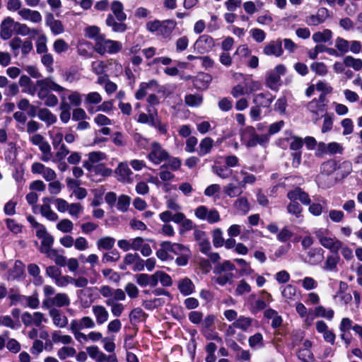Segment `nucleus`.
I'll use <instances>...</instances> for the list:
<instances>
[{
    "label": "nucleus",
    "instance_id": "obj_1",
    "mask_svg": "<svg viewBox=\"0 0 362 362\" xmlns=\"http://www.w3.org/2000/svg\"><path fill=\"white\" fill-rule=\"evenodd\" d=\"M36 86L38 88L37 98L44 102L47 107H54L58 105V98L52 93H62L67 90L61 85L56 83L52 77L49 76L36 81Z\"/></svg>",
    "mask_w": 362,
    "mask_h": 362
},
{
    "label": "nucleus",
    "instance_id": "obj_2",
    "mask_svg": "<svg viewBox=\"0 0 362 362\" xmlns=\"http://www.w3.org/2000/svg\"><path fill=\"white\" fill-rule=\"evenodd\" d=\"M100 296L105 298V303L110 308L113 316L119 317L124 310V306L119 301L126 299V294L121 288H113L108 285H103L99 289Z\"/></svg>",
    "mask_w": 362,
    "mask_h": 362
},
{
    "label": "nucleus",
    "instance_id": "obj_3",
    "mask_svg": "<svg viewBox=\"0 0 362 362\" xmlns=\"http://www.w3.org/2000/svg\"><path fill=\"white\" fill-rule=\"evenodd\" d=\"M122 48V45L120 42L107 39L105 35L94 46L95 51L100 55H104L106 53L110 54H116Z\"/></svg>",
    "mask_w": 362,
    "mask_h": 362
},
{
    "label": "nucleus",
    "instance_id": "obj_4",
    "mask_svg": "<svg viewBox=\"0 0 362 362\" xmlns=\"http://www.w3.org/2000/svg\"><path fill=\"white\" fill-rule=\"evenodd\" d=\"M307 110L311 115L313 122L316 124L327 112L325 96L320 95L318 99H313L307 104Z\"/></svg>",
    "mask_w": 362,
    "mask_h": 362
},
{
    "label": "nucleus",
    "instance_id": "obj_5",
    "mask_svg": "<svg viewBox=\"0 0 362 362\" xmlns=\"http://www.w3.org/2000/svg\"><path fill=\"white\" fill-rule=\"evenodd\" d=\"M147 157L153 163L159 165L168 160L169 153L159 142L153 141L150 146V152Z\"/></svg>",
    "mask_w": 362,
    "mask_h": 362
},
{
    "label": "nucleus",
    "instance_id": "obj_6",
    "mask_svg": "<svg viewBox=\"0 0 362 362\" xmlns=\"http://www.w3.org/2000/svg\"><path fill=\"white\" fill-rule=\"evenodd\" d=\"M241 141L247 147H254L257 144H263L267 141L265 135H258L255 133V129L252 127H247L241 134Z\"/></svg>",
    "mask_w": 362,
    "mask_h": 362
},
{
    "label": "nucleus",
    "instance_id": "obj_7",
    "mask_svg": "<svg viewBox=\"0 0 362 362\" xmlns=\"http://www.w3.org/2000/svg\"><path fill=\"white\" fill-rule=\"evenodd\" d=\"M343 146L337 142L333 141L328 144L319 142L315 152L317 156H322L326 154L334 155L343 153Z\"/></svg>",
    "mask_w": 362,
    "mask_h": 362
},
{
    "label": "nucleus",
    "instance_id": "obj_8",
    "mask_svg": "<svg viewBox=\"0 0 362 362\" xmlns=\"http://www.w3.org/2000/svg\"><path fill=\"white\" fill-rule=\"evenodd\" d=\"M215 47L214 38L209 35H202L198 37L194 44V50L203 54L211 52Z\"/></svg>",
    "mask_w": 362,
    "mask_h": 362
},
{
    "label": "nucleus",
    "instance_id": "obj_9",
    "mask_svg": "<svg viewBox=\"0 0 362 362\" xmlns=\"http://www.w3.org/2000/svg\"><path fill=\"white\" fill-rule=\"evenodd\" d=\"M315 234L320 244L331 252H337L341 247L342 243L340 240L325 236L322 230H317Z\"/></svg>",
    "mask_w": 362,
    "mask_h": 362
},
{
    "label": "nucleus",
    "instance_id": "obj_10",
    "mask_svg": "<svg viewBox=\"0 0 362 362\" xmlns=\"http://www.w3.org/2000/svg\"><path fill=\"white\" fill-rule=\"evenodd\" d=\"M262 52L267 56L281 57L284 53L282 41L280 39L270 41L265 45Z\"/></svg>",
    "mask_w": 362,
    "mask_h": 362
},
{
    "label": "nucleus",
    "instance_id": "obj_11",
    "mask_svg": "<svg viewBox=\"0 0 362 362\" xmlns=\"http://www.w3.org/2000/svg\"><path fill=\"white\" fill-rule=\"evenodd\" d=\"M115 173L119 182L125 183H132L133 182L132 177L133 173L127 163H120L115 169Z\"/></svg>",
    "mask_w": 362,
    "mask_h": 362
},
{
    "label": "nucleus",
    "instance_id": "obj_12",
    "mask_svg": "<svg viewBox=\"0 0 362 362\" xmlns=\"http://www.w3.org/2000/svg\"><path fill=\"white\" fill-rule=\"evenodd\" d=\"M49 315L52 320L54 325L57 327L64 328L68 325V318L61 310L57 308H51L49 311Z\"/></svg>",
    "mask_w": 362,
    "mask_h": 362
},
{
    "label": "nucleus",
    "instance_id": "obj_13",
    "mask_svg": "<svg viewBox=\"0 0 362 362\" xmlns=\"http://www.w3.org/2000/svg\"><path fill=\"white\" fill-rule=\"evenodd\" d=\"M43 204L40 206L41 215L51 221H55L59 218L57 213H55L50 206L51 199L49 197H44L42 199Z\"/></svg>",
    "mask_w": 362,
    "mask_h": 362
},
{
    "label": "nucleus",
    "instance_id": "obj_14",
    "mask_svg": "<svg viewBox=\"0 0 362 362\" xmlns=\"http://www.w3.org/2000/svg\"><path fill=\"white\" fill-rule=\"evenodd\" d=\"M287 197L291 201L299 200L303 204L305 205L310 204L311 202L308 194L303 191L300 187H296L293 190L289 191Z\"/></svg>",
    "mask_w": 362,
    "mask_h": 362
},
{
    "label": "nucleus",
    "instance_id": "obj_15",
    "mask_svg": "<svg viewBox=\"0 0 362 362\" xmlns=\"http://www.w3.org/2000/svg\"><path fill=\"white\" fill-rule=\"evenodd\" d=\"M95 327L94 320L88 316H84L79 320H72L70 322V327L80 330L84 329H93Z\"/></svg>",
    "mask_w": 362,
    "mask_h": 362
},
{
    "label": "nucleus",
    "instance_id": "obj_16",
    "mask_svg": "<svg viewBox=\"0 0 362 362\" xmlns=\"http://www.w3.org/2000/svg\"><path fill=\"white\" fill-rule=\"evenodd\" d=\"M136 283L141 287L150 286L155 287L157 285L156 272L153 274H139L136 275Z\"/></svg>",
    "mask_w": 362,
    "mask_h": 362
},
{
    "label": "nucleus",
    "instance_id": "obj_17",
    "mask_svg": "<svg viewBox=\"0 0 362 362\" xmlns=\"http://www.w3.org/2000/svg\"><path fill=\"white\" fill-rule=\"evenodd\" d=\"M92 311L95 317L96 322L98 325H103L107 321L109 318V313L103 305H93L92 308Z\"/></svg>",
    "mask_w": 362,
    "mask_h": 362
},
{
    "label": "nucleus",
    "instance_id": "obj_18",
    "mask_svg": "<svg viewBox=\"0 0 362 362\" xmlns=\"http://www.w3.org/2000/svg\"><path fill=\"white\" fill-rule=\"evenodd\" d=\"M14 21L11 17L6 18L1 24L0 37L6 40L12 36V28Z\"/></svg>",
    "mask_w": 362,
    "mask_h": 362
},
{
    "label": "nucleus",
    "instance_id": "obj_19",
    "mask_svg": "<svg viewBox=\"0 0 362 362\" xmlns=\"http://www.w3.org/2000/svg\"><path fill=\"white\" fill-rule=\"evenodd\" d=\"M38 118L44 122L47 126L54 124L57 121V117L49 109L42 107L37 111Z\"/></svg>",
    "mask_w": 362,
    "mask_h": 362
},
{
    "label": "nucleus",
    "instance_id": "obj_20",
    "mask_svg": "<svg viewBox=\"0 0 362 362\" xmlns=\"http://www.w3.org/2000/svg\"><path fill=\"white\" fill-rule=\"evenodd\" d=\"M18 14L25 21H30L33 23H39L42 21V16L37 11H32L29 8H23L18 11Z\"/></svg>",
    "mask_w": 362,
    "mask_h": 362
},
{
    "label": "nucleus",
    "instance_id": "obj_21",
    "mask_svg": "<svg viewBox=\"0 0 362 362\" xmlns=\"http://www.w3.org/2000/svg\"><path fill=\"white\" fill-rule=\"evenodd\" d=\"M270 93H259L254 96L253 103L259 107H269L272 103Z\"/></svg>",
    "mask_w": 362,
    "mask_h": 362
},
{
    "label": "nucleus",
    "instance_id": "obj_22",
    "mask_svg": "<svg viewBox=\"0 0 362 362\" xmlns=\"http://www.w3.org/2000/svg\"><path fill=\"white\" fill-rule=\"evenodd\" d=\"M85 36L89 39H93L95 44L98 43L105 34L101 33L100 29L96 25H89L84 29Z\"/></svg>",
    "mask_w": 362,
    "mask_h": 362
},
{
    "label": "nucleus",
    "instance_id": "obj_23",
    "mask_svg": "<svg viewBox=\"0 0 362 362\" xmlns=\"http://www.w3.org/2000/svg\"><path fill=\"white\" fill-rule=\"evenodd\" d=\"M111 11L114 16L119 21H124L127 18V15L124 12V6L122 2L119 1H114L110 6Z\"/></svg>",
    "mask_w": 362,
    "mask_h": 362
},
{
    "label": "nucleus",
    "instance_id": "obj_24",
    "mask_svg": "<svg viewBox=\"0 0 362 362\" xmlns=\"http://www.w3.org/2000/svg\"><path fill=\"white\" fill-rule=\"evenodd\" d=\"M105 23L115 33H124L127 30L126 24L117 22L112 14L107 16Z\"/></svg>",
    "mask_w": 362,
    "mask_h": 362
},
{
    "label": "nucleus",
    "instance_id": "obj_25",
    "mask_svg": "<svg viewBox=\"0 0 362 362\" xmlns=\"http://www.w3.org/2000/svg\"><path fill=\"white\" fill-rule=\"evenodd\" d=\"M86 351L89 356L97 362H104L107 359V356L100 351L96 346L87 347Z\"/></svg>",
    "mask_w": 362,
    "mask_h": 362
},
{
    "label": "nucleus",
    "instance_id": "obj_26",
    "mask_svg": "<svg viewBox=\"0 0 362 362\" xmlns=\"http://www.w3.org/2000/svg\"><path fill=\"white\" fill-rule=\"evenodd\" d=\"M252 318L240 315L235 321L233 322V326L243 332H247L252 326Z\"/></svg>",
    "mask_w": 362,
    "mask_h": 362
},
{
    "label": "nucleus",
    "instance_id": "obj_27",
    "mask_svg": "<svg viewBox=\"0 0 362 362\" xmlns=\"http://www.w3.org/2000/svg\"><path fill=\"white\" fill-rule=\"evenodd\" d=\"M214 146V140L210 137H205L203 139L199 145L198 154L200 156H204L210 153Z\"/></svg>",
    "mask_w": 362,
    "mask_h": 362
},
{
    "label": "nucleus",
    "instance_id": "obj_28",
    "mask_svg": "<svg viewBox=\"0 0 362 362\" xmlns=\"http://www.w3.org/2000/svg\"><path fill=\"white\" fill-rule=\"evenodd\" d=\"M332 37V32L329 29H325L322 31H318L313 35V40L315 42H327Z\"/></svg>",
    "mask_w": 362,
    "mask_h": 362
},
{
    "label": "nucleus",
    "instance_id": "obj_29",
    "mask_svg": "<svg viewBox=\"0 0 362 362\" xmlns=\"http://www.w3.org/2000/svg\"><path fill=\"white\" fill-rule=\"evenodd\" d=\"M47 24L51 31L55 35L62 34L64 31V25L59 20H55L52 16L47 19Z\"/></svg>",
    "mask_w": 362,
    "mask_h": 362
},
{
    "label": "nucleus",
    "instance_id": "obj_30",
    "mask_svg": "<svg viewBox=\"0 0 362 362\" xmlns=\"http://www.w3.org/2000/svg\"><path fill=\"white\" fill-rule=\"evenodd\" d=\"M194 286L192 281L188 279L185 278L180 281L178 284V288L181 293L185 296L191 294L194 290Z\"/></svg>",
    "mask_w": 362,
    "mask_h": 362
},
{
    "label": "nucleus",
    "instance_id": "obj_31",
    "mask_svg": "<svg viewBox=\"0 0 362 362\" xmlns=\"http://www.w3.org/2000/svg\"><path fill=\"white\" fill-rule=\"evenodd\" d=\"M264 317L272 319V326L274 328L279 327L282 324V318L277 312L273 309H267L264 311Z\"/></svg>",
    "mask_w": 362,
    "mask_h": 362
},
{
    "label": "nucleus",
    "instance_id": "obj_32",
    "mask_svg": "<svg viewBox=\"0 0 362 362\" xmlns=\"http://www.w3.org/2000/svg\"><path fill=\"white\" fill-rule=\"evenodd\" d=\"M115 239L106 236L99 238L96 242V245L98 250H110L114 247Z\"/></svg>",
    "mask_w": 362,
    "mask_h": 362
},
{
    "label": "nucleus",
    "instance_id": "obj_33",
    "mask_svg": "<svg viewBox=\"0 0 362 362\" xmlns=\"http://www.w3.org/2000/svg\"><path fill=\"white\" fill-rule=\"evenodd\" d=\"M29 140L33 145L38 146L40 151L50 146L44 136L40 134H35L30 136Z\"/></svg>",
    "mask_w": 362,
    "mask_h": 362
},
{
    "label": "nucleus",
    "instance_id": "obj_34",
    "mask_svg": "<svg viewBox=\"0 0 362 362\" xmlns=\"http://www.w3.org/2000/svg\"><path fill=\"white\" fill-rule=\"evenodd\" d=\"M175 23L173 21H161L158 35L164 37H168L175 28Z\"/></svg>",
    "mask_w": 362,
    "mask_h": 362
},
{
    "label": "nucleus",
    "instance_id": "obj_35",
    "mask_svg": "<svg viewBox=\"0 0 362 362\" xmlns=\"http://www.w3.org/2000/svg\"><path fill=\"white\" fill-rule=\"evenodd\" d=\"M70 303V298L65 293H59L54 296V303L56 307L62 308L69 306Z\"/></svg>",
    "mask_w": 362,
    "mask_h": 362
},
{
    "label": "nucleus",
    "instance_id": "obj_36",
    "mask_svg": "<svg viewBox=\"0 0 362 362\" xmlns=\"http://www.w3.org/2000/svg\"><path fill=\"white\" fill-rule=\"evenodd\" d=\"M344 64L346 67L354 69L355 71H359L362 69V60L356 59L352 56H346L344 58Z\"/></svg>",
    "mask_w": 362,
    "mask_h": 362
},
{
    "label": "nucleus",
    "instance_id": "obj_37",
    "mask_svg": "<svg viewBox=\"0 0 362 362\" xmlns=\"http://www.w3.org/2000/svg\"><path fill=\"white\" fill-rule=\"evenodd\" d=\"M157 83L155 81H151L149 83H141L139 89L135 93V98L137 100L142 99L148 93V90L153 86H156Z\"/></svg>",
    "mask_w": 362,
    "mask_h": 362
},
{
    "label": "nucleus",
    "instance_id": "obj_38",
    "mask_svg": "<svg viewBox=\"0 0 362 362\" xmlns=\"http://www.w3.org/2000/svg\"><path fill=\"white\" fill-rule=\"evenodd\" d=\"M131 202V198L128 195L122 194L118 197L117 202V209L122 212L128 210Z\"/></svg>",
    "mask_w": 362,
    "mask_h": 362
},
{
    "label": "nucleus",
    "instance_id": "obj_39",
    "mask_svg": "<svg viewBox=\"0 0 362 362\" xmlns=\"http://www.w3.org/2000/svg\"><path fill=\"white\" fill-rule=\"evenodd\" d=\"M203 101V97L199 94L187 95L185 98V103L191 107H198Z\"/></svg>",
    "mask_w": 362,
    "mask_h": 362
},
{
    "label": "nucleus",
    "instance_id": "obj_40",
    "mask_svg": "<svg viewBox=\"0 0 362 362\" xmlns=\"http://www.w3.org/2000/svg\"><path fill=\"white\" fill-rule=\"evenodd\" d=\"M280 77L274 70L269 71L267 76V84L271 89H276L280 81Z\"/></svg>",
    "mask_w": 362,
    "mask_h": 362
},
{
    "label": "nucleus",
    "instance_id": "obj_41",
    "mask_svg": "<svg viewBox=\"0 0 362 362\" xmlns=\"http://www.w3.org/2000/svg\"><path fill=\"white\" fill-rule=\"evenodd\" d=\"M223 192L227 196L230 197H235L238 195H240L243 192L239 186L233 183H229L226 185L224 187Z\"/></svg>",
    "mask_w": 362,
    "mask_h": 362
},
{
    "label": "nucleus",
    "instance_id": "obj_42",
    "mask_svg": "<svg viewBox=\"0 0 362 362\" xmlns=\"http://www.w3.org/2000/svg\"><path fill=\"white\" fill-rule=\"evenodd\" d=\"M0 326L16 329L20 327V324L14 322L9 315H1L0 316Z\"/></svg>",
    "mask_w": 362,
    "mask_h": 362
},
{
    "label": "nucleus",
    "instance_id": "obj_43",
    "mask_svg": "<svg viewBox=\"0 0 362 362\" xmlns=\"http://www.w3.org/2000/svg\"><path fill=\"white\" fill-rule=\"evenodd\" d=\"M76 354V350L71 346H63L57 351V356L61 360H64L67 357H73Z\"/></svg>",
    "mask_w": 362,
    "mask_h": 362
},
{
    "label": "nucleus",
    "instance_id": "obj_44",
    "mask_svg": "<svg viewBox=\"0 0 362 362\" xmlns=\"http://www.w3.org/2000/svg\"><path fill=\"white\" fill-rule=\"evenodd\" d=\"M41 62L46 67L47 73L52 74L54 72V58L51 54L47 52L43 54V55L41 57Z\"/></svg>",
    "mask_w": 362,
    "mask_h": 362
},
{
    "label": "nucleus",
    "instance_id": "obj_45",
    "mask_svg": "<svg viewBox=\"0 0 362 362\" xmlns=\"http://www.w3.org/2000/svg\"><path fill=\"white\" fill-rule=\"evenodd\" d=\"M146 313L140 308L133 309L129 314V319L132 322L144 321L146 319Z\"/></svg>",
    "mask_w": 362,
    "mask_h": 362
},
{
    "label": "nucleus",
    "instance_id": "obj_46",
    "mask_svg": "<svg viewBox=\"0 0 362 362\" xmlns=\"http://www.w3.org/2000/svg\"><path fill=\"white\" fill-rule=\"evenodd\" d=\"M47 39L44 34H40L36 42V52L38 54H45L47 52Z\"/></svg>",
    "mask_w": 362,
    "mask_h": 362
},
{
    "label": "nucleus",
    "instance_id": "obj_47",
    "mask_svg": "<svg viewBox=\"0 0 362 362\" xmlns=\"http://www.w3.org/2000/svg\"><path fill=\"white\" fill-rule=\"evenodd\" d=\"M52 339L54 343H62L63 344H70L73 342L72 337L70 335H62L58 332L52 333Z\"/></svg>",
    "mask_w": 362,
    "mask_h": 362
},
{
    "label": "nucleus",
    "instance_id": "obj_48",
    "mask_svg": "<svg viewBox=\"0 0 362 362\" xmlns=\"http://www.w3.org/2000/svg\"><path fill=\"white\" fill-rule=\"evenodd\" d=\"M57 228L63 233H71L74 228V223L68 218H64L58 222Z\"/></svg>",
    "mask_w": 362,
    "mask_h": 362
},
{
    "label": "nucleus",
    "instance_id": "obj_49",
    "mask_svg": "<svg viewBox=\"0 0 362 362\" xmlns=\"http://www.w3.org/2000/svg\"><path fill=\"white\" fill-rule=\"evenodd\" d=\"M168 163L162 165V168H170L173 171L178 170L181 165L182 161L180 158L176 157H170L168 158Z\"/></svg>",
    "mask_w": 362,
    "mask_h": 362
},
{
    "label": "nucleus",
    "instance_id": "obj_50",
    "mask_svg": "<svg viewBox=\"0 0 362 362\" xmlns=\"http://www.w3.org/2000/svg\"><path fill=\"white\" fill-rule=\"evenodd\" d=\"M69 49L68 43L63 39H57L54 42L53 49L57 54L66 52Z\"/></svg>",
    "mask_w": 362,
    "mask_h": 362
},
{
    "label": "nucleus",
    "instance_id": "obj_51",
    "mask_svg": "<svg viewBox=\"0 0 362 362\" xmlns=\"http://www.w3.org/2000/svg\"><path fill=\"white\" fill-rule=\"evenodd\" d=\"M315 314L316 316L332 320L334 317V313L332 309L327 310L323 306L320 305L315 308Z\"/></svg>",
    "mask_w": 362,
    "mask_h": 362
},
{
    "label": "nucleus",
    "instance_id": "obj_52",
    "mask_svg": "<svg viewBox=\"0 0 362 362\" xmlns=\"http://www.w3.org/2000/svg\"><path fill=\"white\" fill-rule=\"evenodd\" d=\"M337 163L334 160H330L322 164L321 172L323 174L329 175L337 170Z\"/></svg>",
    "mask_w": 362,
    "mask_h": 362
},
{
    "label": "nucleus",
    "instance_id": "obj_53",
    "mask_svg": "<svg viewBox=\"0 0 362 362\" xmlns=\"http://www.w3.org/2000/svg\"><path fill=\"white\" fill-rule=\"evenodd\" d=\"M349 42L342 37H338L335 40V47L341 53L345 54L349 51Z\"/></svg>",
    "mask_w": 362,
    "mask_h": 362
},
{
    "label": "nucleus",
    "instance_id": "obj_54",
    "mask_svg": "<svg viewBox=\"0 0 362 362\" xmlns=\"http://www.w3.org/2000/svg\"><path fill=\"white\" fill-rule=\"evenodd\" d=\"M281 294L286 300H293L296 296V288L295 286L288 284L282 290Z\"/></svg>",
    "mask_w": 362,
    "mask_h": 362
},
{
    "label": "nucleus",
    "instance_id": "obj_55",
    "mask_svg": "<svg viewBox=\"0 0 362 362\" xmlns=\"http://www.w3.org/2000/svg\"><path fill=\"white\" fill-rule=\"evenodd\" d=\"M156 279H157V284L158 281L160 282L162 286H170L172 285V279L171 277L166 273L161 272V271H157L156 272Z\"/></svg>",
    "mask_w": 362,
    "mask_h": 362
},
{
    "label": "nucleus",
    "instance_id": "obj_56",
    "mask_svg": "<svg viewBox=\"0 0 362 362\" xmlns=\"http://www.w3.org/2000/svg\"><path fill=\"white\" fill-rule=\"evenodd\" d=\"M302 207L296 201H291L287 206V211L289 214L299 217L302 212Z\"/></svg>",
    "mask_w": 362,
    "mask_h": 362
},
{
    "label": "nucleus",
    "instance_id": "obj_57",
    "mask_svg": "<svg viewBox=\"0 0 362 362\" xmlns=\"http://www.w3.org/2000/svg\"><path fill=\"white\" fill-rule=\"evenodd\" d=\"M310 69L316 74L325 76L327 73L326 65L322 62H314L311 64Z\"/></svg>",
    "mask_w": 362,
    "mask_h": 362
},
{
    "label": "nucleus",
    "instance_id": "obj_58",
    "mask_svg": "<svg viewBox=\"0 0 362 362\" xmlns=\"http://www.w3.org/2000/svg\"><path fill=\"white\" fill-rule=\"evenodd\" d=\"M213 244L214 247H219L223 246L224 239L223 238V233L221 229H216L213 231Z\"/></svg>",
    "mask_w": 362,
    "mask_h": 362
},
{
    "label": "nucleus",
    "instance_id": "obj_59",
    "mask_svg": "<svg viewBox=\"0 0 362 362\" xmlns=\"http://www.w3.org/2000/svg\"><path fill=\"white\" fill-rule=\"evenodd\" d=\"M101 100L102 97L98 92H91L86 95L85 104H98Z\"/></svg>",
    "mask_w": 362,
    "mask_h": 362
},
{
    "label": "nucleus",
    "instance_id": "obj_60",
    "mask_svg": "<svg viewBox=\"0 0 362 362\" xmlns=\"http://www.w3.org/2000/svg\"><path fill=\"white\" fill-rule=\"evenodd\" d=\"M248 343L251 348H255L257 346H262L263 344V337L261 333H256L250 336L248 339Z\"/></svg>",
    "mask_w": 362,
    "mask_h": 362
},
{
    "label": "nucleus",
    "instance_id": "obj_61",
    "mask_svg": "<svg viewBox=\"0 0 362 362\" xmlns=\"http://www.w3.org/2000/svg\"><path fill=\"white\" fill-rule=\"evenodd\" d=\"M55 284L59 287H66L70 284H73L74 278L66 275L61 276V274L54 280Z\"/></svg>",
    "mask_w": 362,
    "mask_h": 362
},
{
    "label": "nucleus",
    "instance_id": "obj_62",
    "mask_svg": "<svg viewBox=\"0 0 362 362\" xmlns=\"http://www.w3.org/2000/svg\"><path fill=\"white\" fill-rule=\"evenodd\" d=\"M57 211L60 213H64L68 211L69 204L62 198H57L53 200Z\"/></svg>",
    "mask_w": 362,
    "mask_h": 362
},
{
    "label": "nucleus",
    "instance_id": "obj_63",
    "mask_svg": "<svg viewBox=\"0 0 362 362\" xmlns=\"http://www.w3.org/2000/svg\"><path fill=\"white\" fill-rule=\"evenodd\" d=\"M74 245L78 251H84L88 248L87 240L82 236L78 237L76 240L74 239Z\"/></svg>",
    "mask_w": 362,
    "mask_h": 362
},
{
    "label": "nucleus",
    "instance_id": "obj_64",
    "mask_svg": "<svg viewBox=\"0 0 362 362\" xmlns=\"http://www.w3.org/2000/svg\"><path fill=\"white\" fill-rule=\"evenodd\" d=\"M235 205L238 210L243 211L245 214L247 213L250 210V205L248 201L245 197H240L238 199H237L235 203Z\"/></svg>",
    "mask_w": 362,
    "mask_h": 362
}]
</instances>
